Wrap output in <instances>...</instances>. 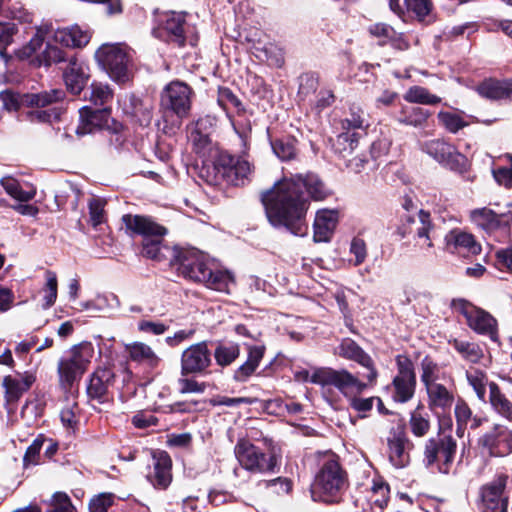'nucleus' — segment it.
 <instances>
[{"label": "nucleus", "instance_id": "obj_1", "mask_svg": "<svg viewBox=\"0 0 512 512\" xmlns=\"http://www.w3.org/2000/svg\"><path fill=\"white\" fill-rule=\"evenodd\" d=\"M304 190L315 201L324 200L330 193L317 175L306 173L284 176L261 194L267 218L274 227H284L295 236L307 234L310 201Z\"/></svg>", "mask_w": 512, "mask_h": 512}, {"label": "nucleus", "instance_id": "obj_2", "mask_svg": "<svg viewBox=\"0 0 512 512\" xmlns=\"http://www.w3.org/2000/svg\"><path fill=\"white\" fill-rule=\"evenodd\" d=\"M314 384L321 386H333L342 393L350 402V406L360 412L365 413L372 409L374 397L359 398L367 387L372 386L368 380L365 382L345 369L335 370L332 368L322 367L317 369L311 379ZM379 407L382 406L380 398H376Z\"/></svg>", "mask_w": 512, "mask_h": 512}, {"label": "nucleus", "instance_id": "obj_3", "mask_svg": "<svg viewBox=\"0 0 512 512\" xmlns=\"http://www.w3.org/2000/svg\"><path fill=\"white\" fill-rule=\"evenodd\" d=\"M346 483L345 473L334 454H327L311 487L315 501L337 502Z\"/></svg>", "mask_w": 512, "mask_h": 512}, {"label": "nucleus", "instance_id": "obj_4", "mask_svg": "<svg viewBox=\"0 0 512 512\" xmlns=\"http://www.w3.org/2000/svg\"><path fill=\"white\" fill-rule=\"evenodd\" d=\"M122 221L127 230L144 237L142 251L144 256L154 260L162 259V238L167 232L165 227L140 215L126 214L122 216Z\"/></svg>", "mask_w": 512, "mask_h": 512}, {"label": "nucleus", "instance_id": "obj_5", "mask_svg": "<svg viewBox=\"0 0 512 512\" xmlns=\"http://www.w3.org/2000/svg\"><path fill=\"white\" fill-rule=\"evenodd\" d=\"M96 59L109 77L117 83H126L131 78L132 54L125 44H103L96 51Z\"/></svg>", "mask_w": 512, "mask_h": 512}, {"label": "nucleus", "instance_id": "obj_6", "mask_svg": "<svg viewBox=\"0 0 512 512\" xmlns=\"http://www.w3.org/2000/svg\"><path fill=\"white\" fill-rule=\"evenodd\" d=\"M94 355L91 343L83 342L73 346L68 355L58 363L59 384L62 389H71L74 382L87 370Z\"/></svg>", "mask_w": 512, "mask_h": 512}, {"label": "nucleus", "instance_id": "obj_7", "mask_svg": "<svg viewBox=\"0 0 512 512\" xmlns=\"http://www.w3.org/2000/svg\"><path fill=\"white\" fill-rule=\"evenodd\" d=\"M451 306L464 316L466 324L471 330L499 343L498 321L492 314L465 299H454Z\"/></svg>", "mask_w": 512, "mask_h": 512}, {"label": "nucleus", "instance_id": "obj_8", "mask_svg": "<svg viewBox=\"0 0 512 512\" xmlns=\"http://www.w3.org/2000/svg\"><path fill=\"white\" fill-rule=\"evenodd\" d=\"M213 168L217 175L211 182L217 183L219 178L227 183L238 186L250 180L253 166L244 156H234L228 152H220L216 157Z\"/></svg>", "mask_w": 512, "mask_h": 512}, {"label": "nucleus", "instance_id": "obj_9", "mask_svg": "<svg viewBox=\"0 0 512 512\" xmlns=\"http://www.w3.org/2000/svg\"><path fill=\"white\" fill-rule=\"evenodd\" d=\"M234 454L239 465L251 473L273 472L277 465L276 456H267L248 439H238Z\"/></svg>", "mask_w": 512, "mask_h": 512}, {"label": "nucleus", "instance_id": "obj_10", "mask_svg": "<svg viewBox=\"0 0 512 512\" xmlns=\"http://www.w3.org/2000/svg\"><path fill=\"white\" fill-rule=\"evenodd\" d=\"M457 444L452 436L430 438L424 447V461L428 467L437 465L440 473L448 474L453 466Z\"/></svg>", "mask_w": 512, "mask_h": 512}, {"label": "nucleus", "instance_id": "obj_11", "mask_svg": "<svg viewBox=\"0 0 512 512\" xmlns=\"http://www.w3.org/2000/svg\"><path fill=\"white\" fill-rule=\"evenodd\" d=\"M422 151L450 170L462 173L467 169V158L454 145L443 139H433L424 142L422 144Z\"/></svg>", "mask_w": 512, "mask_h": 512}, {"label": "nucleus", "instance_id": "obj_12", "mask_svg": "<svg viewBox=\"0 0 512 512\" xmlns=\"http://www.w3.org/2000/svg\"><path fill=\"white\" fill-rule=\"evenodd\" d=\"M193 90L186 83L174 80L161 93V106L172 111L179 118L188 116L192 105Z\"/></svg>", "mask_w": 512, "mask_h": 512}, {"label": "nucleus", "instance_id": "obj_13", "mask_svg": "<svg viewBox=\"0 0 512 512\" xmlns=\"http://www.w3.org/2000/svg\"><path fill=\"white\" fill-rule=\"evenodd\" d=\"M397 374L391 384V395L395 402L406 403L415 393L416 375L412 361L404 355L396 357Z\"/></svg>", "mask_w": 512, "mask_h": 512}, {"label": "nucleus", "instance_id": "obj_14", "mask_svg": "<svg viewBox=\"0 0 512 512\" xmlns=\"http://www.w3.org/2000/svg\"><path fill=\"white\" fill-rule=\"evenodd\" d=\"M171 264L177 266L179 274L192 281H195L197 271L208 274L211 268L207 257L197 249L175 250Z\"/></svg>", "mask_w": 512, "mask_h": 512}, {"label": "nucleus", "instance_id": "obj_15", "mask_svg": "<svg viewBox=\"0 0 512 512\" xmlns=\"http://www.w3.org/2000/svg\"><path fill=\"white\" fill-rule=\"evenodd\" d=\"M508 476L498 475L481 488L482 512H507L508 496L504 494Z\"/></svg>", "mask_w": 512, "mask_h": 512}, {"label": "nucleus", "instance_id": "obj_16", "mask_svg": "<svg viewBox=\"0 0 512 512\" xmlns=\"http://www.w3.org/2000/svg\"><path fill=\"white\" fill-rule=\"evenodd\" d=\"M211 364V354L206 343L193 344L181 355V375L200 374Z\"/></svg>", "mask_w": 512, "mask_h": 512}, {"label": "nucleus", "instance_id": "obj_17", "mask_svg": "<svg viewBox=\"0 0 512 512\" xmlns=\"http://www.w3.org/2000/svg\"><path fill=\"white\" fill-rule=\"evenodd\" d=\"M339 355L348 360L355 361L366 368L368 372L363 375V378H366L370 384H375L378 372L374 366V362L358 344L351 339H344L339 346Z\"/></svg>", "mask_w": 512, "mask_h": 512}, {"label": "nucleus", "instance_id": "obj_18", "mask_svg": "<svg viewBox=\"0 0 512 512\" xmlns=\"http://www.w3.org/2000/svg\"><path fill=\"white\" fill-rule=\"evenodd\" d=\"M109 118V108L92 109L89 106H83L79 109V124L75 133L78 136L93 133L97 129L108 126Z\"/></svg>", "mask_w": 512, "mask_h": 512}, {"label": "nucleus", "instance_id": "obj_19", "mask_svg": "<svg viewBox=\"0 0 512 512\" xmlns=\"http://www.w3.org/2000/svg\"><path fill=\"white\" fill-rule=\"evenodd\" d=\"M479 443L492 456H506L512 452V431L495 426L491 432L480 438Z\"/></svg>", "mask_w": 512, "mask_h": 512}, {"label": "nucleus", "instance_id": "obj_20", "mask_svg": "<svg viewBox=\"0 0 512 512\" xmlns=\"http://www.w3.org/2000/svg\"><path fill=\"white\" fill-rule=\"evenodd\" d=\"M35 381L36 376L30 371L5 376L2 381V387L4 388L6 402H17L31 388Z\"/></svg>", "mask_w": 512, "mask_h": 512}, {"label": "nucleus", "instance_id": "obj_21", "mask_svg": "<svg viewBox=\"0 0 512 512\" xmlns=\"http://www.w3.org/2000/svg\"><path fill=\"white\" fill-rule=\"evenodd\" d=\"M339 221V212L335 209H320L313 223V240L316 243L329 242Z\"/></svg>", "mask_w": 512, "mask_h": 512}, {"label": "nucleus", "instance_id": "obj_22", "mask_svg": "<svg viewBox=\"0 0 512 512\" xmlns=\"http://www.w3.org/2000/svg\"><path fill=\"white\" fill-rule=\"evenodd\" d=\"M408 445L409 440L403 427L398 426L393 436L388 438L389 459L396 468L405 467L409 463Z\"/></svg>", "mask_w": 512, "mask_h": 512}, {"label": "nucleus", "instance_id": "obj_23", "mask_svg": "<svg viewBox=\"0 0 512 512\" xmlns=\"http://www.w3.org/2000/svg\"><path fill=\"white\" fill-rule=\"evenodd\" d=\"M428 407L435 413H445L453 402L454 394L444 383H436L426 387Z\"/></svg>", "mask_w": 512, "mask_h": 512}, {"label": "nucleus", "instance_id": "obj_24", "mask_svg": "<svg viewBox=\"0 0 512 512\" xmlns=\"http://www.w3.org/2000/svg\"><path fill=\"white\" fill-rule=\"evenodd\" d=\"M114 380V373L110 368L97 369L90 378L87 388L88 395L99 402L107 400L108 389Z\"/></svg>", "mask_w": 512, "mask_h": 512}, {"label": "nucleus", "instance_id": "obj_25", "mask_svg": "<svg viewBox=\"0 0 512 512\" xmlns=\"http://www.w3.org/2000/svg\"><path fill=\"white\" fill-rule=\"evenodd\" d=\"M195 282L204 284L207 288L219 292H230V286L234 283L232 275L227 271L210 268L208 274L197 271L194 275Z\"/></svg>", "mask_w": 512, "mask_h": 512}, {"label": "nucleus", "instance_id": "obj_26", "mask_svg": "<svg viewBox=\"0 0 512 512\" xmlns=\"http://www.w3.org/2000/svg\"><path fill=\"white\" fill-rule=\"evenodd\" d=\"M154 459V470L153 473L149 475V480L154 487L166 489L172 480L171 458L166 452L162 451L154 455Z\"/></svg>", "mask_w": 512, "mask_h": 512}, {"label": "nucleus", "instance_id": "obj_27", "mask_svg": "<svg viewBox=\"0 0 512 512\" xmlns=\"http://www.w3.org/2000/svg\"><path fill=\"white\" fill-rule=\"evenodd\" d=\"M90 37L89 31L81 29L78 25L57 29L53 35V39L56 43L73 48H80L87 45L90 41Z\"/></svg>", "mask_w": 512, "mask_h": 512}, {"label": "nucleus", "instance_id": "obj_28", "mask_svg": "<svg viewBox=\"0 0 512 512\" xmlns=\"http://www.w3.org/2000/svg\"><path fill=\"white\" fill-rule=\"evenodd\" d=\"M125 351L132 361L155 368L159 365L161 359L154 352L151 346L144 342H133L125 345Z\"/></svg>", "mask_w": 512, "mask_h": 512}, {"label": "nucleus", "instance_id": "obj_29", "mask_svg": "<svg viewBox=\"0 0 512 512\" xmlns=\"http://www.w3.org/2000/svg\"><path fill=\"white\" fill-rule=\"evenodd\" d=\"M63 77L67 89L73 94H79L85 87L88 80V75L85 72L84 66L81 63H78L75 59L69 61V65L66 68Z\"/></svg>", "mask_w": 512, "mask_h": 512}, {"label": "nucleus", "instance_id": "obj_30", "mask_svg": "<svg viewBox=\"0 0 512 512\" xmlns=\"http://www.w3.org/2000/svg\"><path fill=\"white\" fill-rule=\"evenodd\" d=\"M477 92L484 98L490 100H500L512 98V82L485 80L477 87Z\"/></svg>", "mask_w": 512, "mask_h": 512}, {"label": "nucleus", "instance_id": "obj_31", "mask_svg": "<svg viewBox=\"0 0 512 512\" xmlns=\"http://www.w3.org/2000/svg\"><path fill=\"white\" fill-rule=\"evenodd\" d=\"M445 242L448 248L453 246L455 249H463L474 255L481 251V246L475 241L474 236L460 229L451 230L445 236Z\"/></svg>", "mask_w": 512, "mask_h": 512}, {"label": "nucleus", "instance_id": "obj_32", "mask_svg": "<svg viewBox=\"0 0 512 512\" xmlns=\"http://www.w3.org/2000/svg\"><path fill=\"white\" fill-rule=\"evenodd\" d=\"M431 112L415 106H402L396 115V120L403 125L415 128L425 126Z\"/></svg>", "mask_w": 512, "mask_h": 512}, {"label": "nucleus", "instance_id": "obj_33", "mask_svg": "<svg viewBox=\"0 0 512 512\" xmlns=\"http://www.w3.org/2000/svg\"><path fill=\"white\" fill-rule=\"evenodd\" d=\"M65 93L61 89H52L39 93L24 94V105L28 107H46L64 99Z\"/></svg>", "mask_w": 512, "mask_h": 512}, {"label": "nucleus", "instance_id": "obj_34", "mask_svg": "<svg viewBox=\"0 0 512 512\" xmlns=\"http://www.w3.org/2000/svg\"><path fill=\"white\" fill-rule=\"evenodd\" d=\"M405 5L419 22L431 24L436 19L431 0H405Z\"/></svg>", "mask_w": 512, "mask_h": 512}, {"label": "nucleus", "instance_id": "obj_35", "mask_svg": "<svg viewBox=\"0 0 512 512\" xmlns=\"http://www.w3.org/2000/svg\"><path fill=\"white\" fill-rule=\"evenodd\" d=\"M472 221L487 232L497 230L501 225V218L487 208L476 209L471 212Z\"/></svg>", "mask_w": 512, "mask_h": 512}, {"label": "nucleus", "instance_id": "obj_36", "mask_svg": "<svg viewBox=\"0 0 512 512\" xmlns=\"http://www.w3.org/2000/svg\"><path fill=\"white\" fill-rule=\"evenodd\" d=\"M0 184L9 196L20 202H28L36 195V190L34 188H31L30 190H23L20 183L10 176L3 177Z\"/></svg>", "mask_w": 512, "mask_h": 512}, {"label": "nucleus", "instance_id": "obj_37", "mask_svg": "<svg viewBox=\"0 0 512 512\" xmlns=\"http://www.w3.org/2000/svg\"><path fill=\"white\" fill-rule=\"evenodd\" d=\"M489 390L490 403L494 409L508 420H512V403L501 393L499 386L491 382L489 384Z\"/></svg>", "mask_w": 512, "mask_h": 512}, {"label": "nucleus", "instance_id": "obj_38", "mask_svg": "<svg viewBox=\"0 0 512 512\" xmlns=\"http://www.w3.org/2000/svg\"><path fill=\"white\" fill-rule=\"evenodd\" d=\"M403 97L409 103L422 105H436L441 102L439 96L431 94L427 88L422 86L410 87Z\"/></svg>", "mask_w": 512, "mask_h": 512}, {"label": "nucleus", "instance_id": "obj_39", "mask_svg": "<svg viewBox=\"0 0 512 512\" xmlns=\"http://www.w3.org/2000/svg\"><path fill=\"white\" fill-rule=\"evenodd\" d=\"M444 379V373L440 367L430 357L426 356L421 361V381L425 388L432 384L439 383Z\"/></svg>", "mask_w": 512, "mask_h": 512}, {"label": "nucleus", "instance_id": "obj_40", "mask_svg": "<svg viewBox=\"0 0 512 512\" xmlns=\"http://www.w3.org/2000/svg\"><path fill=\"white\" fill-rule=\"evenodd\" d=\"M453 347L455 350L461 354V356L471 362V363H478L483 358L484 353L482 348L477 344L473 342H467V341H461V340H453L452 342Z\"/></svg>", "mask_w": 512, "mask_h": 512}, {"label": "nucleus", "instance_id": "obj_41", "mask_svg": "<svg viewBox=\"0 0 512 512\" xmlns=\"http://www.w3.org/2000/svg\"><path fill=\"white\" fill-rule=\"evenodd\" d=\"M184 23V17L174 12L166 15V20L164 22V29L179 45H183L185 43Z\"/></svg>", "mask_w": 512, "mask_h": 512}, {"label": "nucleus", "instance_id": "obj_42", "mask_svg": "<svg viewBox=\"0 0 512 512\" xmlns=\"http://www.w3.org/2000/svg\"><path fill=\"white\" fill-rule=\"evenodd\" d=\"M85 99L96 106H104L112 101L113 91L107 84L93 82L90 85L89 96H85Z\"/></svg>", "mask_w": 512, "mask_h": 512}, {"label": "nucleus", "instance_id": "obj_43", "mask_svg": "<svg viewBox=\"0 0 512 512\" xmlns=\"http://www.w3.org/2000/svg\"><path fill=\"white\" fill-rule=\"evenodd\" d=\"M66 60V53L62 49L47 44L43 52L36 56L35 63L37 66H50Z\"/></svg>", "mask_w": 512, "mask_h": 512}, {"label": "nucleus", "instance_id": "obj_44", "mask_svg": "<svg viewBox=\"0 0 512 512\" xmlns=\"http://www.w3.org/2000/svg\"><path fill=\"white\" fill-rule=\"evenodd\" d=\"M437 118L439 123L453 134L469 125L459 114L448 111H440Z\"/></svg>", "mask_w": 512, "mask_h": 512}, {"label": "nucleus", "instance_id": "obj_45", "mask_svg": "<svg viewBox=\"0 0 512 512\" xmlns=\"http://www.w3.org/2000/svg\"><path fill=\"white\" fill-rule=\"evenodd\" d=\"M296 140L293 138L276 139L272 141L274 154L281 160H291L296 155Z\"/></svg>", "mask_w": 512, "mask_h": 512}, {"label": "nucleus", "instance_id": "obj_46", "mask_svg": "<svg viewBox=\"0 0 512 512\" xmlns=\"http://www.w3.org/2000/svg\"><path fill=\"white\" fill-rule=\"evenodd\" d=\"M412 223L414 227L411 232L414 233L416 240L432 235L434 232L430 214L424 210L418 212L417 220H413Z\"/></svg>", "mask_w": 512, "mask_h": 512}, {"label": "nucleus", "instance_id": "obj_47", "mask_svg": "<svg viewBox=\"0 0 512 512\" xmlns=\"http://www.w3.org/2000/svg\"><path fill=\"white\" fill-rule=\"evenodd\" d=\"M454 413L457 422L456 434L462 437L469 424V420H471L472 410L464 400L459 399L456 402Z\"/></svg>", "mask_w": 512, "mask_h": 512}, {"label": "nucleus", "instance_id": "obj_48", "mask_svg": "<svg viewBox=\"0 0 512 512\" xmlns=\"http://www.w3.org/2000/svg\"><path fill=\"white\" fill-rule=\"evenodd\" d=\"M35 29L36 32L30 41L16 51V56L21 60L31 58L43 45L45 32L42 28L35 27Z\"/></svg>", "mask_w": 512, "mask_h": 512}, {"label": "nucleus", "instance_id": "obj_49", "mask_svg": "<svg viewBox=\"0 0 512 512\" xmlns=\"http://www.w3.org/2000/svg\"><path fill=\"white\" fill-rule=\"evenodd\" d=\"M44 444V435H38L37 438L33 440L31 445L26 449V452L23 457L24 468L35 466L40 463V451L43 448Z\"/></svg>", "mask_w": 512, "mask_h": 512}, {"label": "nucleus", "instance_id": "obj_50", "mask_svg": "<svg viewBox=\"0 0 512 512\" xmlns=\"http://www.w3.org/2000/svg\"><path fill=\"white\" fill-rule=\"evenodd\" d=\"M466 377H467L468 383L472 386L477 397L480 400L484 401L485 395H486V385L488 382L486 374L478 369H473V370L467 371Z\"/></svg>", "mask_w": 512, "mask_h": 512}, {"label": "nucleus", "instance_id": "obj_51", "mask_svg": "<svg viewBox=\"0 0 512 512\" xmlns=\"http://www.w3.org/2000/svg\"><path fill=\"white\" fill-rule=\"evenodd\" d=\"M18 33V27L14 23L0 22V56L7 61L9 59L6 49L12 44L14 36Z\"/></svg>", "mask_w": 512, "mask_h": 512}, {"label": "nucleus", "instance_id": "obj_52", "mask_svg": "<svg viewBox=\"0 0 512 512\" xmlns=\"http://www.w3.org/2000/svg\"><path fill=\"white\" fill-rule=\"evenodd\" d=\"M409 428L414 436L424 437L430 430V421L417 409L411 413Z\"/></svg>", "mask_w": 512, "mask_h": 512}, {"label": "nucleus", "instance_id": "obj_53", "mask_svg": "<svg viewBox=\"0 0 512 512\" xmlns=\"http://www.w3.org/2000/svg\"><path fill=\"white\" fill-rule=\"evenodd\" d=\"M217 102L226 111H229L232 108L237 112L244 110L240 99L226 87L219 88Z\"/></svg>", "mask_w": 512, "mask_h": 512}, {"label": "nucleus", "instance_id": "obj_54", "mask_svg": "<svg viewBox=\"0 0 512 512\" xmlns=\"http://www.w3.org/2000/svg\"><path fill=\"white\" fill-rule=\"evenodd\" d=\"M240 355V349L237 344L228 346H218L215 350L214 357L218 365L227 366L235 361Z\"/></svg>", "mask_w": 512, "mask_h": 512}, {"label": "nucleus", "instance_id": "obj_55", "mask_svg": "<svg viewBox=\"0 0 512 512\" xmlns=\"http://www.w3.org/2000/svg\"><path fill=\"white\" fill-rule=\"evenodd\" d=\"M105 204L106 201L99 197H92L89 200V222L93 227H97L105 221Z\"/></svg>", "mask_w": 512, "mask_h": 512}, {"label": "nucleus", "instance_id": "obj_56", "mask_svg": "<svg viewBox=\"0 0 512 512\" xmlns=\"http://www.w3.org/2000/svg\"><path fill=\"white\" fill-rule=\"evenodd\" d=\"M2 108L8 112L18 111L24 105V94L20 95L10 89L0 91Z\"/></svg>", "mask_w": 512, "mask_h": 512}, {"label": "nucleus", "instance_id": "obj_57", "mask_svg": "<svg viewBox=\"0 0 512 512\" xmlns=\"http://www.w3.org/2000/svg\"><path fill=\"white\" fill-rule=\"evenodd\" d=\"M57 277L52 271L46 272V285L43 288L44 292V303L43 308L47 309L51 307L57 298Z\"/></svg>", "mask_w": 512, "mask_h": 512}, {"label": "nucleus", "instance_id": "obj_58", "mask_svg": "<svg viewBox=\"0 0 512 512\" xmlns=\"http://www.w3.org/2000/svg\"><path fill=\"white\" fill-rule=\"evenodd\" d=\"M357 141L356 133H341L336 139L335 149L337 152L342 154L343 157H346L347 154H351L356 148Z\"/></svg>", "mask_w": 512, "mask_h": 512}, {"label": "nucleus", "instance_id": "obj_59", "mask_svg": "<svg viewBox=\"0 0 512 512\" xmlns=\"http://www.w3.org/2000/svg\"><path fill=\"white\" fill-rule=\"evenodd\" d=\"M389 487L384 483H375L372 487L369 501L376 505L378 510H382L388 502Z\"/></svg>", "mask_w": 512, "mask_h": 512}, {"label": "nucleus", "instance_id": "obj_60", "mask_svg": "<svg viewBox=\"0 0 512 512\" xmlns=\"http://www.w3.org/2000/svg\"><path fill=\"white\" fill-rule=\"evenodd\" d=\"M4 16L6 18L17 20L22 24H31L32 23V14L25 10L21 5L13 4L8 6L4 11Z\"/></svg>", "mask_w": 512, "mask_h": 512}, {"label": "nucleus", "instance_id": "obj_61", "mask_svg": "<svg viewBox=\"0 0 512 512\" xmlns=\"http://www.w3.org/2000/svg\"><path fill=\"white\" fill-rule=\"evenodd\" d=\"M79 412L78 405L72 399L68 400L67 405L61 410L60 418L64 426L73 428L78 423L77 414Z\"/></svg>", "mask_w": 512, "mask_h": 512}, {"label": "nucleus", "instance_id": "obj_62", "mask_svg": "<svg viewBox=\"0 0 512 512\" xmlns=\"http://www.w3.org/2000/svg\"><path fill=\"white\" fill-rule=\"evenodd\" d=\"M47 512H75V509L67 494L57 492L53 495L51 509Z\"/></svg>", "mask_w": 512, "mask_h": 512}, {"label": "nucleus", "instance_id": "obj_63", "mask_svg": "<svg viewBox=\"0 0 512 512\" xmlns=\"http://www.w3.org/2000/svg\"><path fill=\"white\" fill-rule=\"evenodd\" d=\"M60 116V110L53 108L50 110H36L27 113V118L31 122H52L57 120Z\"/></svg>", "mask_w": 512, "mask_h": 512}, {"label": "nucleus", "instance_id": "obj_64", "mask_svg": "<svg viewBox=\"0 0 512 512\" xmlns=\"http://www.w3.org/2000/svg\"><path fill=\"white\" fill-rule=\"evenodd\" d=\"M496 266L500 270L512 272V245L496 252Z\"/></svg>", "mask_w": 512, "mask_h": 512}]
</instances>
